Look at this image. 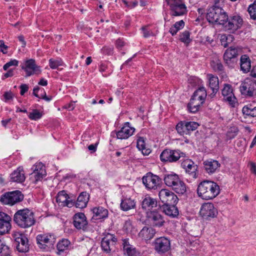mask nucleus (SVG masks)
<instances>
[{
  "mask_svg": "<svg viewBox=\"0 0 256 256\" xmlns=\"http://www.w3.org/2000/svg\"><path fill=\"white\" fill-rule=\"evenodd\" d=\"M207 96L206 90L204 86L199 87L194 91L188 104V110L192 113L198 111L200 106L204 102Z\"/></svg>",
  "mask_w": 256,
  "mask_h": 256,
  "instance_id": "obj_3",
  "label": "nucleus"
},
{
  "mask_svg": "<svg viewBox=\"0 0 256 256\" xmlns=\"http://www.w3.org/2000/svg\"><path fill=\"white\" fill-rule=\"evenodd\" d=\"M98 144H92L88 146V149L89 150L92 151V152H95L96 150Z\"/></svg>",
  "mask_w": 256,
  "mask_h": 256,
  "instance_id": "obj_63",
  "label": "nucleus"
},
{
  "mask_svg": "<svg viewBox=\"0 0 256 256\" xmlns=\"http://www.w3.org/2000/svg\"><path fill=\"white\" fill-rule=\"evenodd\" d=\"M185 156V153L179 150L166 148L162 152L160 157L162 162L172 163L176 162L180 158Z\"/></svg>",
  "mask_w": 256,
  "mask_h": 256,
  "instance_id": "obj_5",
  "label": "nucleus"
},
{
  "mask_svg": "<svg viewBox=\"0 0 256 256\" xmlns=\"http://www.w3.org/2000/svg\"><path fill=\"white\" fill-rule=\"evenodd\" d=\"M120 206L122 210L128 211L135 208L136 202L130 198H124L122 199Z\"/></svg>",
  "mask_w": 256,
  "mask_h": 256,
  "instance_id": "obj_35",
  "label": "nucleus"
},
{
  "mask_svg": "<svg viewBox=\"0 0 256 256\" xmlns=\"http://www.w3.org/2000/svg\"><path fill=\"white\" fill-rule=\"evenodd\" d=\"M156 233L155 229L152 227L144 226L138 234L139 238L145 240L152 239Z\"/></svg>",
  "mask_w": 256,
  "mask_h": 256,
  "instance_id": "obj_30",
  "label": "nucleus"
},
{
  "mask_svg": "<svg viewBox=\"0 0 256 256\" xmlns=\"http://www.w3.org/2000/svg\"><path fill=\"white\" fill-rule=\"evenodd\" d=\"M73 224L78 230H82L84 231L86 230L88 221L85 214L82 212L76 214L73 218Z\"/></svg>",
  "mask_w": 256,
  "mask_h": 256,
  "instance_id": "obj_21",
  "label": "nucleus"
},
{
  "mask_svg": "<svg viewBox=\"0 0 256 256\" xmlns=\"http://www.w3.org/2000/svg\"><path fill=\"white\" fill-rule=\"evenodd\" d=\"M222 94L224 100L228 102L231 107H235L237 100L233 93L232 86L230 84H225L222 90Z\"/></svg>",
  "mask_w": 256,
  "mask_h": 256,
  "instance_id": "obj_19",
  "label": "nucleus"
},
{
  "mask_svg": "<svg viewBox=\"0 0 256 256\" xmlns=\"http://www.w3.org/2000/svg\"><path fill=\"white\" fill-rule=\"evenodd\" d=\"M142 184L148 190H155L160 186L161 178L150 172L146 173L142 178Z\"/></svg>",
  "mask_w": 256,
  "mask_h": 256,
  "instance_id": "obj_10",
  "label": "nucleus"
},
{
  "mask_svg": "<svg viewBox=\"0 0 256 256\" xmlns=\"http://www.w3.org/2000/svg\"><path fill=\"white\" fill-rule=\"evenodd\" d=\"M240 70L244 73H248L251 68V60L248 56L242 55L240 59Z\"/></svg>",
  "mask_w": 256,
  "mask_h": 256,
  "instance_id": "obj_34",
  "label": "nucleus"
},
{
  "mask_svg": "<svg viewBox=\"0 0 256 256\" xmlns=\"http://www.w3.org/2000/svg\"><path fill=\"white\" fill-rule=\"evenodd\" d=\"M63 62L60 58L56 60L50 58L49 60V66L52 69H56L59 66L62 65Z\"/></svg>",
  "mask_w": 256,
  "mask_h": 256,
  "instance_id": "obj_45",
  "label": "nucleus"
},
{
  "mask_svg": "<svg viewBox=\"0 0 256 256\" xmlns=\"http://www.w3.org/2000/svg\"><path fill=\"white\" fill-rule=\"evenodd\" d=\"M13 219L15 224L22 228L32 226L36 222L34 212L27 208L18 210L14 214Z\"/></svg>",
  "mask_w": 256,
  "mask_h": 256,
  "instance_id": "obj_2",
  "label": "nucleus"
},
{
  "mask_svg": "<svg viewBox=\"0 0 256 256\" xmlns=\"http://www.w3.org/2000/svg\"><path fill=\"white\" fill-rule=\"evenodd\" d=\"M174 26L176 27V28H178V31L182 29L184 26V22L183 20H180L178 22H176L174 24Z\"/></svg>",
  "mask_w": 256,
  "mask_h": 256,
  "instance_id": "obj_57",
  "label": "nucleus"
},
{
  "mask_svg": "<svg viewBox=\"0 0 256 256\" xmlns=\"http://www.w3.org/2000/svg\"><path fill=\"white\" fill-rule=\"evenodd\" d=\"M56 201L61 206L72 208L74 206V200H70L64 190L59 192L56 197Z\"/></svg>",
  "mask_w": 256,
  "mask_h": 256,
  "instance_id": "obj_22",
  "label": "nucleus"
},
{
  "mask_svg": "<svg viewBox=\"0 0 256 256\" xmlns=\"http://www.w3.org/2000/svg\"><path fill=\"white\" fill-rule=\"evenodd\" d=\"M172 188L176 193L179 194H184L186 192V186L180 178L172 186Z\"/></svg>",
  "mask_w": 256,
  "mask_h": 256,
  "instance_id": "obj_41",
  "label": "nucleus"
},
{
  "mask_svg": "<svg viewBox=\"0 0 256 256\" xmlns=\"http://www.w3.org/2000/svg\"><path fill=\"white\" fill-rule=\"evenodd\" d=\"M123 250L128 256H140V252L133 246L130 244L128 240H122Z\"/></svg>",
  "mask_w": 256,
  "mask_h": 256,
  "instance_id": "obj_29",
  "label": "nucleus"
},
{
  "mask_svg": "<svg viewBox=\"0 0 256 256\" xmlns=\"http://www.w3.org/2000/svg\"><path fill=\"white\" fill-rule=\"evenodd\" d=\"M178 31V28H176V27L175 26L174 24L172 26L169 30V32L173 36L176 35Z\"/></svg>",
  "mask_w": 256,
  "mask_h": 256,
  "instance_id": "obj_58",
  "label": "nucleus"
},
{
  "mask_svg": "<svg viewBox=\"0 0 256 256\" xmlns=\"http://www.w3.org/2000/svg\"><path fill=\"white\" fill-rule=\"evenodd\" d=\"M159 198L163 205L177 204L178 198L172 191L162 189L158 193Z\"/></svg>",
  "mask_w": 256,
  "mask_h": 256,
  "instance_id": "obj_16",
  "label": "nucleus"
},
{
  "mask_svg": "<svg viewBox=\"0 0 256 256\" xmlns=\"http://www.w3.org/2000/svg\"><path fill=\"white\" fill-rule=\"evenodd\" d=\"M179 40L184 43L186 46H188L192 42V40L190 38V32L188 30H184L179 34Z\"/></svg>",
  "mask_w": 256,
  "mask_h": 256,
  "instance_id": "obj_43",
  "label": "nucleus"
},
{
  "mask_svg": "<svg viewBox=\"0 0 256 256\" xmlns=\"http://www.w3.org/2000/svg\"><path fill=\"white\" fill-rule=\"evenodd\" d=\"M240 90L242 94L246 97L256 96V80L247 78L242 83Z\"/></svg>",
  "mask_w": 256,
  "mask_h": 256,
  "instance_id": "obj_7",
  "label": "nucleus"
},
{
  "mask_svg": "<svg viewBox=\"0 0 256 256\" xmlns=\"http://www.w3.org/2000/svg\"><path fill=\"white\" fill-rule=\"evenodd\" d=\"M250 75L252 77L256 78V66H253L252 70L250 71Z\"/></svg>",
  "mask_w": 256,
  "mask_h": 256,
  "instance_id": "obj_64",
  "label": "nucleus"
},
{
  "mask_svg": "<svg viewBox=\"0 0 256 256\" xmlns=\"http://www.w3.org/2000/svg\"><path fill=\"white\" fill-rule=\"evenodd\" d=\"M14 75V70L12 68L10 69L6 73L3 74L2 79H5L9 77H12Z\"/></svg>",
  "mask_w": 256,
  "mask_h": 256,
  "instance_id": "obj_55",
  "label": "nucleus"
},
{
  "mask_svg": "<svg viewBox=\"0 0 256 256\" xmlns=\"http://www.w3.org/2000/svg\"><path fill=\"white\" fill-rule=\"evenodd\" d=\"M186 121H180L176 126V130L182 136L188 134Z\"/></svg>",
  "mask_w": 256,
  "mask_h": 256,
  "instance_id": "obj_44",
  "label": "nucleus"
},
{
  "mask_svg": "<svg viewBox=\"0 0 256 256\" xmlns=\"http://www.w3.org/2000/svg\"><path fill=\"white\" fill-rule=\"evenodd\" d=\"M204 168L206 172L212 174L219 170L220 164L216 160L213 159L207 160L203 162Z\"/></svg>",
  "mask_w": 256,
  "mask_h": 256,
  "instance_id": "obj_26",
  "label": "nucleus"
},
{
  "mask_svg": "<svg viewBox=\"0 0 256 256\" xmlns=\"http://www.w3.org/2000/svg\"><path fill=\"white\" fill-rule=\"evenodd\" d=\"M209 86L210 89L219 90V80L218 76L212 74H208Z\"/></svg>",
  "mask_w": 256,
  "mask_h": 256,
  "instance_id": "obj_42",
  "label": "nucleus"
},
{
  "mask_svg": "<svg viewBox=\"0 0 256 256\" xmlns=\"http://www.w3.org/2000/svg\"><path fill=\"white\" fill-rule=\"evenodd\" d=\"M165 1L170 6L172 16H180L186 12V7L182 0H165Z\"/></svg>",
  "mask_w": 256,
  "mask_h": 256,
  "instance_id": "obj_6",
  "label": "nucleus"
},
{
  "mask_svg": "<svg viewBox=\"0 0 256 256\" xmlns=\"http://www.w3.org/2000/svg\"><path fill=\"white\" fill-rule=\"evenodd\" d=\"M212 67L215 71L222 72L224 70V66L220 62L214 63Z\"/></svg>",
  "mask_w": 256,
  "mask_h": 256,
  "instance_id": "obj_52",
  "label": "nucleus"
},
{
  "mask_svg": "<svg viewBox=\"0 0 256 256\" xmlns=\"http://www.w3.org/2000/svg\"><path fill=\"white\" fill-rule=\"evenodd\" d=\"M8 248V246L4 244L3 242L0 240V254L2 252V251L7 250Z\"/></svg>",
  "mask_w": 256,
  "mask_h": 256,
  "instance_id": "obj_62",
  "label": "nucleus"
},
{
  "mask_svg": "<svg viewBox=\"0 0 256 256\" xmlns=\"http://www.w3.org/2000/svg\"><path fill=\"white\" fill-rule=\"evenodd\" d=\"M11 218L8 214L0 212V234L8 233L11 228Z\"/></svg>",
  "mask_w": 256,
  "mask_h": 256,
  "instance_id": "obj_24",
  "label": "nucleus"
},
{
  "mask_svg": "<svg viewBox=\"0 0 256 256\" xmlns=\"http://www.w3.org/2000/svg\"><path fill=\"white\" fill-rule=\"evenodd\" d=\"M32 170L33 172L30 174V178H33L34 184L41 181L46 174L44 166L41 162L36 163L32 166Z\"/></svg>",
  "mask_w": 256,
  "mask_h": 256,
  "instance_id": "obj_18",
  "label": "nucleus"
},
{
  "mask_svg": "<svg viewBox=\"0 0 256 256\" xmlns=\"http://www.w3.org/2000/svg\"><path fill=\"white\" fill-rule=\"evenodd\" d=\"M24 196L19 190L8 192L2 194L0 201L5 204L12 206L23 200Z\"/></svg>",
  "mask_w": 256,
  "mask_h": 256,
  "instance_id": "obj_12",
  "label": "nucleus"
},
{
  "mask_svg": "<svg viewBox=\"0 0 256 256\" xmlns=\"http://www.w3.org/2000/svg\"><path fill=\"white\" fill-rule=\"evenodd\" d=\"M146 220L149 224L154 227H162L165 223L163 216L160 212L156 210L148 212Z\"/></svg>",
  "mask_w": 256,
  "mask_h": 256,
  "instance_id": "obj_13",
  "label": "nucleus"
},
{
  "mask_svg": "<svg viewBox=\"0 0 256 256\" xmlns=\"http://www.w3.org/2000/svg\"><path fill=\"white\" fill-rule=\"evenodd\" d=\"M186 122L188 134H190L192 132L195 130L199 126L198 123L194 122Z\"/></svg>",
  "mask_w": 256,
  "mask_h": 256,
  "instance_id": "obj_50",
  "label": "nucleus"
},
{
  "mask_svg": "<svg viewBox=\"0 0 256 256\" xmlns=\"http://www.w3.org/2000/svg\"><path fill=\"white\" fill-rule=\"evenodd\" d=\"M244 118L256 117V106H253L252 104H248L244 106L242 110Z\"/></svg>",
  "mask_w": 256,
  "mask_h": 256,
  "instance_id": "obj_39",
  "label": "nucleus"
},
{
  "mask_svg": "<svg viewBox=\"0 0 256 256\" xmlns=\"http://www.w3.org/2000/svg\"><path fill=\"white\" fill-rule=\"evenodd\" d=\"M12 238L14 240V244L19 252H26L28 250V240L24 234L15 232L12 234Z\"/></svg>",
  "mask_w": 256,
  "mask_h": 256,
  "instance_id": "obj_11",
  "label": "nucleus"
},
{
  "mask_svg": "<svg viewBox=\"0 0 256 256\" xmlns=\"http://www.w3.org/2000/svg\"><path fill=\"white\" fill-rule=\"evenodd\" d=\"M181 166L185 170L186 173L190 175L193 178H196L197 165L194 164V162L188 159L182 162Z\"/></svg>",
  "mask_w": 256,
  "mask_h": 256,
  "instance_id": "obj_27",
  "label": "nucleus"
},
{
  "mask_svg": "<svg viewBox=\"0 0 256 256\" xmlns=\"http://www.w3.org/2000/svg\"><path fill=\"white\" fill-rule=\"evenodd\" d=\"M20 66L21 68L26 72L25 77H28L34 74L38 75L42 72L40 67L38 66L36 60L32 58L26 60Z\"/></svg>",
  "mask_w": 256,
  "mask_h": 256,
  "instance_id": "obj_15",
  "label": "nucleus"
},
{
  "mask_svg": "<svg viewBox=\"0 0 256 256\" xmlns=\"http://www.w3.org/2000/svg\"><path fill=\"white\" fill-rule=\"evenodd\" d=\"M135 128L130 126V122H126L120 130L116 132V138L120 140L127 139L133 134Z\"/></svg>",
  "mask_w": 256,
  "mask_h": 256,
  "instance_id": "obj_25",
  "label": "nucleus"
},
{
  "mask_svg": "<svg viewBox=\"0 0 256 256\" xmlns=\"http://www.w3.org/2000/svg\"><path fill=\"white\" fill-rule=\"evenodd\" d=\"M250 172L253 173L254 175L256 176V165L255 163L253 162H250Z\"/></svg>",
  "mask_w": 256,
  "mask_h": 256,
  "instance_id": "obj_60",
  "label": "nucleus"
},
{
  "mask_svg": "<svg viewBox=\"0 0 256 256\" xmlns=\"http://www.w3.org/2000/svg\"><path fill=\"white\" fill-rule=\"evenodd\" d=\"M116 46L118 48H120L124 46V42L121 39H118L116 42Z\"/></svg>",
  "mask_w": 256,
  "mask_h": 256,
  "instance_id": "obj_61",
  "label": "nucleus"
},
{
  "mask_svg": "<svg viewBox=\"0 0 256 256\" xmlns=\"http://www.w3.org/2000/svg\"><path fill=\"white\" fill-rule=\"evenodd\" d=\"M238 128L236 127L233 126L229 128L226 133V138L231 140L236 136L238 132Z\"/></svg>",
  "mask_w": 256,
  "mask_h": 256,
  "instance_id": "obj_47",
  "label": "nucleus"
},
{
  "mask_svg": "<svg viewBox=\"0 0 256 256\" xmlns=\"http://www.w3.org/2000/svg\"><path fill=\"white\" fill-rule=\"evenodd\" d=\"M248 12L250 18L252 20H256V0L250 4L248 8Z\"/></svg>",
  "mask_w": 256,
  "mask_h": 256,
  "instance_id": "obj_48",
  "label": "nucleus"
},
{
  "mask_svg": "<svg viewBox=\"0 0 256 256\" xmlns=\"http://www.w3.org/2000/svg\"><path fill=\"white\" fill-rule=\"evenodd\" d=\"M154 250L158 254H164L170 249V240L166 237H160L154 242Z\"/></svg>",
  "mask_w": 256,
  "mask_h": 256,
  "instance_id": "obj_17",
  "label": "nucleus"
},
{
  "mask_svg": "<svg viewBox=\"0 0 256 256\" xmlns=\"http://www.w3.org/2000/svg\"><path fill=\"white\" fill-rule=\"evenodd\" d=\"M218 2L219 0H216L214 4L208 9L206 19L210 23L222 25L228 19V15L224 10L218 6Z\"/></svg>",
  "mask_w": 256,
  "mask_h": 256,
  "instance_id": "obj_4",
  "label": "nucleus"
},
{
  "mask_svg": "<svg viewBox=\"0 0 256 256\" xmlns=\"http://www.w3.org/2000/svg\"><path fill=\"white\" fill-rule=\"evenodd\" d=\"M88 199L89 196L86 192H81L78 196L76 201H74V205L76 207L79 208H86Z\"/></svg>",
  "mask_w": 256,
  "mask_h": 256,
  "instance_id": "obj_32",
  "label": "nucleus"
},
{
  "mask_svg": "<svg viewBox=\"0 0 256 256\" xmlns=\"http://www.w3.org/2000/svg\"><path fill=\"white\" fill-rule=\"evenodd\" d=\"M179 178L178 175L174 173H171L166 174L164 180L166 186L172 187L178 180Z\"/></svg>",
  "mask_w": 256,
  "mask_h": 256,
  "instance_id": "obj_38",
  "label": "nucleus"
},
{
  "mask_svg": "<svg viewBox=\"0 0 256 256\" xmlns=\"http://www.w3.org/2000/svg\"><path fill=\"white\" fill-rule=\"evenodd\" d=\"M156 206V200L150 196H146L142 202V208L145 210H150Z\"/></svg>",
  "mask_w": 256,
  "mask_h": 256,
  "instance_id": "obj_33",
  "label": "nucleus"
},
{
  "mask_svg": "<svg viewBox=\"0 0 256 256\" xmlns=\"http://www.w3.org/2000/svg\"><path fill=\"white\" fill-rule=\"evenodd\" d=\"M132 228V222L130 220H126L124 226V230L127 232H130Z\"/></svg>",
  "mask_w": 256,
  "mask_h": 256,
  "instance_id": "obj_51",
  "label": "nucleus"
},
{
  "mask_svg": "<svg viewBox=\"0 0 256 256\" xmlns=\"http://www.w3.org/2000/svg\"><path fill=\"white\" fill-rule=\"evenodd\" d=\"M220 192L219 186L212 180H204L198 186L197 193L198 197L204 200H212Z\"/></svg>",
  "mask_w": 256,
  "mask_h": 256,
  "instance_id": "obj_1",
  "label": "nucleus"
},
{
  "mask_svg": "<svg viewBox=\"0 0 256 256\" xmlns=\"http://www.w3.org/2000/svg\"><path fill=\"white\" fill-rule=\"evenodd\" d=\"M117 241V238L112 234H108L102 238L101 242V247L102 250L106 253L111 252L110 246H114Z\"/></svg>",
  "mask_w": 256,
  "mask_h": 256,
  "instance_id": "obj_23",
  "label": "nucleus"
},
{
  "mask_svg": "<svg viewBox=\"0 0 256 256\" xmlns=\"http://www.w3.org/2000/svg\"><path fill=\"white\" fill-rule=\"evenodd\" d=\"M243 24V20L238 15L228 16V19L225 20L222 25L226 30H230V32H234L240 28Z\"/></svg>",
  "mask_w": 256,
  "mask_h": 256,
  "instance_id": "obj_9",
  "label": "nucleus"
},
{
  "mask_svg": "<svg viewBox=\"0 0 256 256\" xmlns=\"http://www.w3.org/2000/svg\"><path fill=\"white\" fill-rule=\"evenodd\" d=\"M70 244V242L67 239H62L56 245L57 254L59 255H64L66 253V251L68 250Z\"/></svg>",
  "mask_w": 256,
  "mask_h": 256,
  "instance_id": "obj_37",
  "label": "nucleus"
},
{
  "mask_svg": "<svg viewBox=\"0 0 256 256\" xmlns=\"http://www.w3.org/2000/svg\"><path fill=\"white\" fill-rule=\"evenodd\" d=\"M145 142L144 138L140 137L137 140L136 146L138 148L141 150L144 155H148L151 150L149 148H146L145 146Z\"/></svg>",
  "mask_w": 256,
  "mask_h": 256,
  "instance_id": "obj_40",
  "label": "nucleus"
},
{
  "mask_svg": "<svg viewBox=\"0 0 256 256\" xmlns=\"http://www.w3.org/2000/svg\"><path fill=\"white\" fill-rule=\"evenodd\" d=\"M26 176L24 169L22 167H18L14 170L10 176V180L11 182L17 183H22L24 182Z\"/></svg>",
  "mask_w": 256,
  "mask_h": 256,
  "instance_id": "obj_28",
  "label": "nucleus"
},
{
  "mask_svg": "<svg viewBox=\"0 0 256 256\" xmlns=\"http://www.w3.org/2000/svg\"><path fill=\"white\" fill-rule=\"evenodd\" d=\"M9 66V67L11 66H18V61L16 60H12L10 62H6Z\"/></svg>",
  "mask_w": 256,
  "mask_h": 256,
  "instance_id": "obj_59",
  "label": "nucleus"
},
{
  "mask_svg": "<svg viewBox=\"0 0 256 256\" xmlns=\"http://www.w3.org/2000/svg\"><path fill=\"white\" fill-rule=\"evenodd\" d=\"M240 51L238 48L234 46H230L226 50L223 58L225 64L230 68H234L236 64Z\"/></svg>",
  "mask_w": 256,
  "mask_h": 256,
  "instance_id": "obj_8",
  "label": "nucleus"
},
{
  "mask_svg": "<svg viewBox=\"0 0 256 256\" xmlns=\"http://www.w3.org/2000/svg\"><path fill=\"white\" fill-rule=\"evenodd\" d=\"M20 94L22 96L24 95V94L28 90V86L26 84H22L20 86Z\"/></svg>",
  "mask_w": 256,
  "mask_h": 256,
  "instance_id": "obj_54",
  "label": "nucleus"
},
{
  "mask_svg": "<svg viewBox=\"0 0 256 256\" xmlns=\"http://www.w3.org/2000/svg\"><path fill=\"white\" fill-rule=\"evenodd\" d=\"M176 204L162 205V208L166 215L171 218H176L179 214Z\"/></svg>",
  "mask_w": 256,
  "mask_h": 256,
  "instance_id": "obj_31",
  "label": "nucleus"
},
{
  "mask_svg": "<svg viewBox=\"0 0 256 256\" xmlns=\"http://www.w3.org/2000/svg\"><path fill=\"white\" fill-rule=\"evenodd\" d=\"M36 242L40 248L48 250L54 246L56 239L54 235L41 234L37 236Z\"/></svg>",
  "mask_w": 256,
  "mask_h": 256,
  "instance_id": "obj_14",
  "label": "nucleus"
},
{
  "mask_svg": "<svg viewBox=\"0 0 256 256\" xmlns=\"http://www.w3.org/2000/svg\"><path fill=\"white\" fill-rule=\"evenodd\" d=\"M140 30L144 38H148L150 36H154V32L150 29L148 26H143L141 28Z\"/></svg>",
  "mask_w": 256,
  "mask_h": 256,
  "instance_id": "obj_49",
  "label": "nucleus"
},
{
  "mask_svg": "<svg viewBox=\"0 0 256 256\" xmlns=\"http://www.w3.org/2000/svg\"><path fill=\"white\" fill-rule=\"evenodd\" d=\"M42 116V113L40 112L38 110L34 109L28 114V118L31 120H36L40 119Z\"/></svg>",
  "mask_w": 256,
  "mask_h": 256,
  "instance_id": "obj_46",
  "label": "nucleus"
},
{
  "mask_svg": "<svg viewBox=\"0 0 256 256\" xmlns=\"http://www.w3.org/2000/svg\"><path fill=\"white\" fill-rule=\"evenodd\" d=\"M4 97L5 101H8L13 98L14 94L11 92H6L4 94Z\"/></svg>",
  "mask_w": 256,
  "mask_h": 256,
  "instance_id": "obj_56",
  "label": "nucleus"
},
{
  "mask_svg": "<svg viewBox=\"0 0 256 256\" xmlns=\"http://www.w3.org/2000/svg\"><path fill=\"white\" fill-rule=\"evenodd\" d=\"M8 48V46L4 44V40H0V52H2L3 54H6L8 52L7 50Z\"/></svg>",
  "mask_w": 256,
  "mask_h": 256,
  "instance_id": "obj_53",
  "label": "nucleus"
},
{
  "mask_svg": "<svg viewBox=\"0 0 256 256\" xmlns=\"http://www.w3.org/2000/svg\"><path fill=\"white\" fill-rule=\"evenodd\" d=\"M94 218L96 220L104 219L108 216V210L102 206L94 208L92 210Z\"/></svg>",
  "mask_w": 256,
  "mask_h": 256,
  "instance_id": "obj_36",
  "label": "nucleus"
},
{
  "mask_svg": "<svg viewBox=\"0 0 256 256\" xmlns=\"http://www.w3.org/2000/svg\"><path fill=\"white\" fill-rule=\"evenodd\" d=\"M200 214L203 218L208 219L216 217L218 211L212 203L205 202L201 206Z\"/></svg>",
  "mask_w": 256,
  "mask_h": 256,
  "instance_id": "obj_20",
  "label": "nucleus"
}]
</instances>
